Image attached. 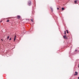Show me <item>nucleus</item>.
<instances>
[{
    "label": "nucleus",
    "mask_w": 79,
    "mask_h": 79,
    "mask_svg": "<svg viewBox=\"0 0 79 79\" xmlns=\"http://www.w3.org/2000/svg\"><path fill=\"white\" fill-rule=\"evenodd\" d=\"M31 1H29L28 2V5H29V6H30V5H31Z\"/></svg>",
    "instance_id": "obj_1"
},
{
    "label": "nucleus",
    "mask_w": 79,
    "mask_h": 79,
    "mask_svg": "<svg viewBox=\"0 0 79 79\" xmlns=\"http://www.w3.org/2000/svg\"><path fill=\"white\" fill-rule=\"evenodd\" d=\"M75 74H74L75 76H77L78 74V73L77 72H75Z\"/></svg>",
    "instance_id": "obj_2"
},
{
    "label": "nucleus",
    "mask_w": 79,
    "mask_h": 79,
    "mask_svg": "<svg viewBox=\"0 0 79 79\" xmlns=\"http://www.w3.org/2000/svg\"><path fill=\"white\" fill-rule=\"evenodd\" d=\"M63 37H64V39H66V35H64L63 36Z\"/></svg>",
    "instance_id": "obj_3"
},
{
    "label": "nucleus",
    "mask_w": 79,
    "mask_h": 79,
    "mask_svg": "<svg viewBox=\"0 0 79 79\" xmlns=\"http://www.w3.org/2000/svg\"><path fill=\"white\" fill-rule=\"evenodd\" d=\"M17 18L18 19H19L20 18V16L19 15L17 16Z\"/></svg>",
    "instance_id": "obj_4"
},
{
    "label": "nucleus",
    "mask_w": 79,
    "mask_h": 79,
    "mask_svg": "<svg viewBox=\"0 0 79 79\" xmlns=\"http://www.w3.org/2000/svg\"><path fill=\"white\" fill-rule=\"evenodd\" d=\"M16 36H15L14 39V41H15V40H16Z\"/></svg>",
    "instance_id": "obj_5"
},
{
    "label": "nucleus",
    "mask_w": 79,
    "mask_h": 79,
    "mask_svg": "<svg viewBox=\"0 0 79 79\" xmlns=\"http://www.w3.org/2000/svg\"><path fill=\"white\" fill-rule=\"evenodd\" d=\"M77 0H76V1H74V2H75V3H77Z\"/></svg>",
    "instance_id": "obj_6"
},
{
    "label": "nucleus",
    "mask_w": 79,
    "mask_h": 79,
    "mask_svg": "<svg viewBox=\"0 0 79 79\" xmlns=\"http://www.w3.org/2000/svg\"><path fill=\"white\" fill-rule=\"evenodd\" d=\"M64 8L62 7V10H64Z\"/></svg>",
    "instance_id": "obj_7"
},
{
    "label": "nucleus",
    "mask_w": 79,
    "mask_h": 79,
    "mask_svg": "<svg viewBox=\"0 0 79 79\" xmlns=\"http://www.w3.org/2000/svg\"><path fill=\"white\" fill-rule=\"evenodd\" d=\"M66 31H67V32L68 34V33H69V32H68V30H66Z\"/></svg>",
    "instance_id": "obj_8"
},
{
    "label": "nucleus",
    "mask_w": 79,
    "mask_h": 79,
    "mask_svg": "<svg viewBox=\"0 0 79 79\" xmlns=\"http://www.w3.org/2000/svg\"><path fill=\"white\" fill-rule=\"evenodd\" d=\"M51 11H53V9H52V8H51Z\"/></svg>",
    "instance_id": "obj_9"
},
{
    "label": "nucleus",
    "mask_w": 79,
    "mask_h": 79,
    "mask_svg": "<svg viewBox=\"0 0 79 79\" xmlns=\"http://www.w3.org/2000/svg\"><path fill=\"white\" fill-rule=\"evenodd\" d=\"M64 34H65V35L66 34V31H64Z\"/></svg>",
    "instance_id": "obj_10"
},
{
    "label": "nucleus",
    "mask_w": 79,
    "mask_h": 79,
    "mask_svg": "<svg viewBox=\"0 0 79 79\" xmlns=\"http://www.w3.org/2000/svg\"><path fill=\"white\" fill-rule=\"evenodd\" d=\"M9 37H10V36H8L7 37V40L8 39H9Z\"/></svg>",
    "instance_id": "obj_11"
},
{
    "label": "nucleus",
    "mask_w": 79,
    "mask_h": 79,
    "mask_svg": "<svg viewBox=\"0 0 79 79\" xmlns=\"http://www.w3.org/2000/svg\"><path fill=\"white\" fill-rule=\"evenodd\" d=\"M31 22H33V20L32 19H31Z\"/></svg>",
    "instance_id": "obj_12"
},
{
    "label": "nucleus",
    "mask_w": 79,
    "mask_h": 79,
    "mask_svg": "<svg viewBox=\"0 0 79 79\" xmlns=\"http://www.w3.org/2000/svg\"><path fill=\"white\" fill-rule=\"evenodd\" d=\"M9 20H7V22H9Z\"/></svg>",
    "instance_id": "obj_13"
},
{
    "label": "nucleus",
    "mask_w": 79,
    "mask_h": 79,
    "mask_svg": "<svg viewBox=\"0 0 79 79\" xmlns=\"http://www.w3.org/2000/svg\"><path fill=\"white\" fill-rule=\"evenodd\" d=\"M11 40V38H10L9 40Z\"/></svg>",
    "instance_id": "obj_14"
},
{
    "label": "nucleus",
    "mask_w": 79,
    "mask_h": 79,
    "mask_svg": "<svg viewBox=\"0 0 79 79\" xmlns=\"http://www.w3.org/2000/svg\"><path fill=\"white\" fill-rule=\"evenodd\" d=\"M57 10H59V8H57Z\"/></svg>",
    "instance_id": "obj_15"
},
{
    "label": "nucleus",
    "mask_w": 79,
    "mask_h": 79,
    "mask_svg": "<svg viewBox=\"0 0 79 79\" xmlns=\"http://www.w3.org/2000/svg\"><path fill=\"white\" fill-rule=\"evenodd\" d=\"M75 52H77V50H75Z\"/></svg>",
    "instance_id": "obj_16"
},
{
    "label": "nucleus",
    "mask_w": 79,
    "mask_h": 79,
    "mask_svg": "<svg viewBox=\"0 0 79 79\" xmlns=\"http://www.w3.org/2000/svg\"><path fill=\"white\" fill-rule=\"evenodd\" d=\"M1 40H2V41H3V39H1Z\"/></svg>",
    "instance_id": "obj_17"
}]
</instances>
